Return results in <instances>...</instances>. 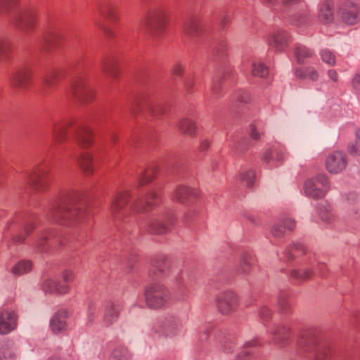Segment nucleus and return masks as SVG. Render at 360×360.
<instances>
[{"instance_id":"nucleus-7","label":"nucleus","mask_w":360,"mask_h":360,"mask_svg":"<svg viewBox=\"0 0 360 360\" xmlns=\"http://www.w3.org/2000/svg\"><path fill=\"white\" fill-rule=\"evenodd\" d=\"M39 12L34 7H24L19 10L13 20L15 26L25 33L32 32L37 22Z\"/></svg>"},{"instance_id":"nucleus-3","label":"nucleus","mask_w":360,"mask_h":360,"mask_svg":"<svg viewBox=\"0 0 360 360\" xmlns=\"http://www.w3.org/2000/svg\"><path fill=\"white\" fill-rule=\"evenodd\" d=\"M148 277L152 281L168 278L173 283L175 295L179 299L184 297L191 288L188 276L173 268L170 259L165 255H159L153 259Z\"/></svg>"},{"instance_id":"nucleus-21","label":"nucleus","mask_w":360,"mask_h":360,"mask_svg":"<svg viewBox=\"0 0 360 360\" xmlns=\"http://www.w3.org/2000/svg\"><path fill=\"white\" fill-rule=\"evenodd\" d=\"M121 306L120 302L110 301L105 305V311L103 316V323L105 326L113 324L118 319Z\"/></svg>"},{"instance_id":"nucleus-1","label":"nucleus","mask_w":360,"mask_h":360,"mask_svg":"<svg viewBox=\"0 0 360 360\" xmlns=\"http://www.w3.org/2000/svg\"><path fill=\"white\" fill-rule=\"evenodd\" d=\"M72 191H62L52 202L47 213L50 222L80 225L90 224V205L73 195Z\"/></svg>"},{"instance_id":"nucleus-37","label":"nucleus","mask_w":360,"mask_h":360,"mask_svg":"<svg viewBox=\"0 0 360 360\" xmlns=\"http://www.w3.org/2000/svg\"><path fill=\"white\" fill-rule=\"evenodd\" d=\"M32 264L30 260H20L16 263L11 269V272L14 276H20L31 271Z\"/></svg>"},{"instance_id":"nucleus-28","label":"nucleus","mask_w":360,"mask_h":360,"mask_svg":"<svg viewBox=\"0 0 360 360\" xmlns=\"http://www.w3.org/2000/svg\"><path fill=\"white\" fill-rule=\"evenodd\" d=\"M342 20L349 25H354L360 20L358 8L354 4L343 8L341 11Z\"/></svg>"},{"instance_id":"nucleus-38","label":"nucleus","mask_w":360,"mask_h":360,"mask_svg":"<svg viewBox=\"0 0 360 360\" xmlns=\"http://www.w3.org/2000/svg\"><path fill=\"white\" fill-rule=\"evenodd\" d=\"M333 6L329 1L322 4L319 8V18L324 23L330 22L333 19Z\"/></svg>"},{"instance_id":"nucleus-8","label":"nucleus","mask_w":360,"mask_h":360,"mask_svg":"<svg viewBox=\"0 0 360 360\" xmlns=\"http://www.w3.org/2000/svg\"><path fill=\"white\" fill-rule=\"evenodd\" d=\"M329 188V181L324 174H319L314 179H308L304 184L306 195L314 199L321 198Z\"/></svg>"},{"instance_id":"nucleus-19","label":"nucleus","mask_w":360,"mask_h":360,"mask_svg":"<svg viewBox=\"0 0 360 360\" xmlns=\"http://www.w3.org/2000/svg\"><path fill=\"white\" fill-rule=\"evenodd\" d=\"M163 334L166 336H173L178 334L182 328L181 319L175 315H169L165 317L160 326Z\"/></svg>"},{"instance_id":"nucleus-25","label":"nucleus","mask_w":360,"mask_h":360,"mask_svg":"<svg viewBox=\"0 0 360 360\" xmlns=\"http://www.w3.org/2000/svg\"><path fill=\"white\" fill-rule=\"evenodd\" d=\"M262 346L258 338L246 342L237 355V360H250L252 354Z\"/></svg>"},{"instance_id":"nucleus-14","label":"nucleus","mask_w":360,"mask_h":360,"mask_svg":"<svg viewBox=\"0 0 360 360\" xmlns=\"http://www.w3.org/2000/svg\"><path fill=\"white\" fill-rule=\"evenodd\" d=\"M238 304L236 295L232 291L222 292L217 297V306L223 314H229L234 312Z\"/></svg>"},{"instance_id":"nucleus-39","label":"nucleus","mask_w":360,"mask_h":360,"mask_svg":"<svg viewBox=\"0 0 360 360\" xmlns=\"http://www.w3.org/2000/svg\"><path fill=\"white\" fill-rule=\"evenodd\" d=\"M251 72L254 77L264 78L269 75V69L262 61L254 60L252 62Z\"/></svg>"},{"instance_id":"nucleus-27","label":"nucleus","mask_w":360,"mask_h":360,"mask_svg":"<svg viewBox=\"0 0 360 360\" xmlns=\"http://www.w3.org/2000/svg\"><path fill=\"white\" fill-rule=\"evenodd\" d=\"M91 130L86 127H81L75 133L77 143L82 148H87L93 144Z\"/></svg>"},{"instance_id":"nucleus-48","label":"nucleus","mask_w":360,"mask_h":360,"mask_svg":"<svg viewBox=\"0 0 360 360\" xmlns=\"http://www.w3.org/2000/svg\"><path fill=\"white\" fill-rule=\"evenodd\" d=\"M156 173V167H150L141 172L139 176L141 184H145L153 179Z\"/></svg>"},{"instance_id":"nucleus-22","label":"nucleus","mask_w":360,"mask_h":360,"mask_svg":"<svg viewBox=\"0 0 360 360\" xmlns=\"http://www.w3.org/2000/svg\"><path fill=\"white\" fill-rule=\"evenodd\" d=\"M197 196V189L184 185H179L175 188L172 197L176 202L186 204L191 198H195Z\"/></svg>"},{"instance_id":"nucleus-57","label":"nucleus","mask_w":360,"mask_h":360,"mask_svg":"<svg viewBox=\"0 0 360 360\" xmlns=\"http://www.w3.org/2000/svg\"><path fill=\"white\" fill-rule=\"evenodd\" d=\"M168 226H148V232L153 235H161L167 231Z\"/></svg>"},{"instance_id":"nucleus-51","label":"nucleus","mask_w":360,"mask_h":360,"mask_svg":"<svg viewBox=\"0 0 360 360\" xmlns=\"http://www.w3.org/2000/svg\"><path fill=\"white\" fill-rule=\"evenodd\" d=\"M101 15L106 19L113 21L116 20L117 17L115 8L112 6H107L101 11Z\"/></svg>"},{"instance_id":"nucleus-6","label":"nucleus","mask_w":360,"mask_h":360,"mask_svg":"<svg viewBox=\"0 0 360 360\" xmlns=\"http://www.w3.org/2000/svg\"><path fill=\"white\" fill-rule=\"evenodd\" d=\"M196 338L202 342L213 340L218 342L226 352L233 351L234 345L233 338L214 323L209 322L199 325Z\"/></svg>"},{"instance_id":"nucleus-63","label":"nucleus","mask_w":360,"mask_h":360,"mask_svg":"<svg viewBox=\"0 0 360 360\" xmlns=\"http://www.w3.org/2000/svg\"><path fill=\"white\" fill-rule=\"evenodd\" d=\"M237 100L240 103H248L250 101V95L247 92H242L238 96Z\"/></svg>"},{"instance_id":"nucleus-56","label":"nucleus","mask_w":360,"mask_h":360,"mask_svg":"<svg viewBox=\"0 0 360 360\" xmlns=\"http://www.w3.org/2000/svg\"><path fill=\"white\" fill-rule=\"evenodd\" d=\"M146 108L155 117H159L162 114L161 107L156 104H148Z\"/></svg>"},{"instance_id":"nucleus-17","label":"nucleus","mask_w":360,"mask_h":360,"mask_svg":"<svg viewBox=\"0 0 360 360\" xmlns=\"http://www.w3.org/2000/svg\"><path fill=\"white\" fill-rule=\"evenodd\" d=\"M70 93L78 98L82 102H87L92 99L94 91L84 79H77L71 85Z\"/></svg>"},{"instance_id":"nucleus-18","label":"nucleus","mask_w":360,"mask_h":360,"mask_svg":"<svg viewBox=\"0 0 360 360\" xmlns=\"http://www.w3.org/2000/svg\"><path fill=\"white\" fill-rule=\"evenodd\" d=\"M32 76V71L29 67L21 68L12 76L11 84L16 89H25L30 84Z\"/></svg>"},{"instance_id":"nucleus-33","label":"nucleus","mask_w":360,"mask_h":360,"mask_svg":"<svg viewBox=\"0 0 360 360\" xmlns=\"http://www.w3.org/2000/svg\"><path fill=\"white\" fill-rule=\"evenodd\" d=\"M294 75L297 79H306L308 78L312 81L317 80L319 77L318 71L314 68L311 66L297 68L295 70Z\"/></svg>"},{"instance_id":"nucleus-54","label":"nucleus","mask_w":360,"mask_h":360,"mask_svg":"<svg viewBox=\"0 0 360 360\" xmlns=\"http://www.w3.org/2000/svg\"><path fill=\"white\" fill-rule=\"evenodd\" d=\"M16 0H0V15L11 9Z\"/></svg>"},{"instance_id":"nucleus-24","label":"nucleus","mask_w":360,"mask_h":360,"mask_svg":"<svg viewBox=\"0 0 360 360\" xmlns=\"http://www.w3.org/2000/svg\"><path fill=\"white\" fill-rule=\"evenodd\" d=\"M65 240V236L60 234L50 233L49 236L42 238L39 244V248L43 252L46 251L49 248L55 249L58 246L63 245Z\"/></svg>"},{"instance_id":"nucleus-26","label":"nucleus","mask_w":360,"mask_h":360,"mask_svg":"<svg viewBox=\"0 0 360 360\" xmlns=\"http://www.w3.org/2000/svg\"><path fill=\"white\" fill-rule=\"evenodd\" d=\"M184 32L188 37L195 39L202 32V24L197 18L188 19L184 25Z\"/></svg>"},{"instance_id":"nucleus-44","label":"nucleus","mask_w":360,"mask_h":360,"mask_svg":"<svg viewBox=\"0 0 360 360\" xmlns=\"http://www.w3.org/2000/svg\"><path fill=\"white\" fill-rule=\"evenodd\" d=\"M239 179L245 182L248 187L253 186L255 181V172L252 169L242 170L239 174Z\"/></svg>"},{"instance_id":"nucleus-11","label":"nucleus","mask_w":360,"mask_h":360,"mask_svg":"<svg viewBox=\"0 0 360 360\" xmlns=\"http://www.w3.org/2000/svg\"><path fill=\"white\" fill-rule=\"evenodd\" d=\"M347 165V155L342 151H335L326 159L325 167L326 170L332 174H338L342 172Z\"/></svg>"},{"instance_id":"nucleus-43","label":"nucleus","mask_w":360,"mask_h":360,"mask_svg":"<svg viewBox=\"0 0 360 360\" xmlns=\"http://www.w3.org/2000/svg\"><path fill=\"white\" fill-rule=\"evenodd\" d=\"M109 360H131V354L127 348L117 347L112 352Z\"/></svg>"},{"instance_id":"nucleus-2","label":"nucleus","mask_w":360,"mask_h":360,"mask_svg":"<svg viewBox=\"0 0 360 360\" xmlns=\"http://www.w3.org/2000/svg\"><path fill=\"white\" fill-rule=\"evenodd\" d=\"M130 198L128 191L117 192L112 196L109 208L108 219L110 223H139L142 214L154 208L159 199V195L155 190H150L144 200L137 199L133 202L131 214H127L124 208Z\"/></svg>"},{"instance_id":"nucleus-29","label":"nucleus","mask_w":360,"mask_h":360,"mask_svg":"<svg viewBox=\"0 0 360 360\" xmlns=\"http://www.w3.org/2000/svg\"><path fill=\"white\" fill-rule=\"evenodd\" d=\"M306 251V248L302 243H297L293 246L287 247L283 252L282 255L278 254V257L280 260L290 261L296 256V254H305Z\"/></svg>"},{"instance_id":"nucleus-4","label":"nucleus","mask_w":360,"mask_h":360,"mask_svg":"<svg viewBox=\"0 0 360 360\" xmlns=\"http://www.w3.org/2000/svg\"><path fill=\"white\" fill-rule=\"evenodd\" d=\"M294 349L297 355L310 360H330V350L319 345L311 332L299 333L294 343Z\"/></svg>"},{"instance_id":"nucleus-47","label":"nucleus","mask_w":360,"mask_h":360,"mask_svg":"<svg viewBox=\"0 0 360 360\" xmlns=\"http://www.w3.org/2000/svg\"><path fill=\"white\" fill-rule=\"evenodd\" d=\"M102 70L103 72L110 78H116L118 75V69L115 62L108 61L103 63Z\"/></svg>"},{"instance_id":"nucleus-10","label":"nucleus","mask_w":360,"mask_h":360,"mask_svg":"<svg viewBox=\"0 0 360 360\" xmlns=\"http://www.w3.org/2000/svg\"><path fill=\"white\" fill-rule=\"evenodd\" d=\"M165 18V12L162 8H157L152 9L142 21L141 28L150 32L161 30L164 26Z\"/></svg>"},{"instance_id":"nucleus-20","label":"nucleus","mask_w":360,"mask_h":360,"mask_svg":"<svg viewBox=\"0 0 360 360\" xmlns=\"http://www.w3.org/2000/svg\"><path fill=\"white\" fill-rule=\"evenodd\" d=\"M289 41L288 33L282 30L272 32L268 37L269 45L276 51H283Z\"/></svg>"},{"instance_id":"nucleus-16","label":"nucleus","mask_w":360,"mask_h":360,"mask_svg":"<svg viewBox=\"0 0 360 360\" xmlns=\"http://www.w3.org/2000/svg\"><path fill=\"white\" fill-rule=\"evenodd\" d=\"M315 266L316 271L319 274L320 276L324 277L326 276L325 271L327 266L323 263L317 264H311L310 266H304L300 269H294L291 271V276L298 281L309 279L315 274Z\"/></svg>"},{"instance_id":"nucleus-60","label":"nucleus","mask_w":360,"mask_h":360,"mask_svg":"<svg viewBox=\"0 0 360 360\" xmlns=\"http://www.w3.org/2000/svg\"><path fill=\"white\" fill-rule=\"evenodd\" d=\"M28 234V229H23L20 233L13 236V240L17 243H22Z\"/></svg>"},{"instance_id":"nucleus-61","label":"nucleus","mask_w":360,"mask_h":360,"mask_svg":"<svg viewBox=\"0 0 360 360\" xmlns=\"http://www.w3.org/2000/svg\"><path fill=\"white\" fill-rule=\"evenodd\" d=\"M262 133L255 125L250 127V136L254 140H259L261 138Z\"/></svg>"},{"instance_id":"nucleus-59","label":"nucleus","mask_w":360,"mask_h":360,"mask_svg":"<svg viewBox=\"0 0 360 360\" xmlns=\"http://www.w3.org/2000/svg\"><path fill=\"white\" fill-rule=\"evenodd\" d=\"M286 226H271V233L275 238L283 236L285 232Z\"/></svg>"},{"instance_id":"nucleus-53","label":"nucleus","mask_w":360,"mask_h":360,"mask_svg":"<svg viewBox=\"0 0 360 360\" xmlns=\"http://www.w3.org/2000/svg\"><path fill=\"white\" fill-rule=\"evenodd\" d=\"M96 309V305L93 301H89L88 302L87 324H91L94 321Z\"/></svg>"},{"instance_id":"nucleus-34","label":"nucleus","mask_w":360,"mask_h":360,"mask_svg":"<svg viewBox=\"0 0 360 360\" xmlns=\"http://www.w3.org/2000/svg\"><path fill=\"white\" fill-rule=\"evenodd\" d=\"M178 128L183 134L191 136H195L197 133V126L195 123L188 117H184L179 120Z\"/></svg>"},{"instance_id":"nucleus-5","label":"nucleus","mask_w":360,"mask_h":360,"mask_svg":"<svg viewBox=\"0 0 360 360\" xmlns=\"http://www.w3.org/2000/svg\"><path fill=\"white\" fill-rule=\"evenodd\" d=\"M170 299V293L162 284L155 283L146 287L144 293L139 295L135 305L141 308L148 306L159 309L165 306Z\"/></svg>"},{"instance_id":"nucleus-13","label":"nucleus","mask_w":360,"mask_h":360,"mask_svg":"<svg viewBox=\"0 0 360 360\" xmlns=\"http://www.w3.org/2000/svg\"><path fill=\"white\" fill-rule=\"evenodd\" d=\"M49 172L44 169H36L27 175L30 186L37 193H43L48 190Z\"/></svg>"},{"instance_id":"nucleus-30","label":"nucleus","mask_w":360,"mask_h":360,"mask_svg":"<svg viewBox=\"0 0 360 360\" xmlns=\"http://www.w3.org/2000/svg\"><path fill=\"white\" fill-rule=\"evenodd\" d=\"M0 360H17L16 349L11 342H0Z\"/></svg>"},{"instance_id":"nucleus-35","label":"nucleus","mask_w":360,"mask_h":360,"mask_svg":"<svg viewBox=\"0 0 360 360\" xmlns=\"http://www.w3.org/2000/svg\"><path fill=\"white\" fill-rule=\"evenodd\" d=\"M194 217V214L192 212H188L184 214L179 218H176L172 214H167L165 217V219L161 221L160 225H165L164 224H188L194 222L193 219Z\"/></svg>"},{"instance_id":"nucleus-12","label":"nucleus","mask_w":360,"mask_h":360,"mask_svg":"<svg viewBox=\"0 0 360 360\" xmlns=\"http://www.w3.org/2000/svg\"><path fill=\"white\" fill-rule=\"evenodd\" d=\"M18 324L16 312L8 307L0 308V334L7 335L14 330Z\"/></svg>"},{"instance_id":"nucleus-45","label":"nucleus","mask_w":360,"mask_h":360,"mask_svg":"<svg viewBox=\"0 0 360 360\" xmlns=\"http://www.w3.org/2000/svg\"><path fill=\"white\" fill-rule=\"evenodd\" d=\"M295 56L298 63H303L304 60L312 56V52L302 46H297L295 50Z\"/></svg>"},{"instance_id":"nucleus-50","label":"nucleus","mask_w":360,"mask_h":360,"mask_svg":"<svg viewBox=\"0 0 360 360\" xmlns=\"http://www.w3.org/2000/svg\"><path fill=\"white\" fill-rule=\"evenodd\" d=\"M319 214L323 222L328 224L334 222L333 214L331 213V210L329 207H328L323 206V207H320Z\"/></svg>"},{"instance_id":"nucleus-64","label":"nucleus","mask_w":360,"mask_h":360,"mask_svg":"<svg viewBox=\"0 0 360 360\" xmlns=\"http://www.w3.org/2000/svg\"><path fill=\"white\" fill-rule=\"evenodd\" d=\"M210 147V141L207 139H203L201 141L199 149L201 151H205L207 150Z\"/></svg>"},{"instance_id":"nucleus-46","label":"nucleus","mask_w":360,"mask_h":360,"mask_svg":"<svg viewBox=\"0 0 360 360\" xmlns=\"http://www.w3.org/2000/svg\"><path fill=\"white\" fill-rule=\"evenodd\" d=\"M348 152L352 155H360V129L355 131V138L348 145Z\"/></svg>"},{"instance_id":"nucleus-36","label":"nucleus","mask_w":360,"mask_h":360,"mask_svg":"<svg viewBox=\"0 0 360 360\" xmlns=\"http://www.w3.org/2000/svg\"><path fill=\"white\" fill-rule=\"evenodd\" d=\"M254 264L255 259L253 255L248 252H245L241 255L239 271L245 275L249 274Z\"/></svg>"},{"instance_id":"nucleus-55","label":"nucleus","mask_w":360,"mask_h":360,"mask_svg":"<svg viewBox=\"0 0 360 360\" xmlns=\"http://www.w3.org/2000/svg\"><path fill=\"white\" fill-rule=\"evenodd\" d=\"M9 42L5 39H0V60H3L9 51Z\"/></svg>"},{"instance_id":"nucleus-42","label":"nucleus","mask_w":360,"mask_h":360,"mask_svg":"<svg viewBox=\"0 0 360 360\" xmlns=\"http://www.w3.org/2000/svg\"><path fill=\"white\" fill-rule=\"evenodd\" d=\"M60 80V72L56 70H51L46 72L43 79L44 84L48 87H54Z\"/></svg>"},{"instance_id":"nucleus-58","label":"nucleus","mask_w":360,"mask_h":360,"mask_svg":"<svg viewBox=\"0 0 360 360\" xmlns=\"http://www.w3.org/2000/svg\"><path fill=\"white\" fill-rule=\"evenodd\" d=\"M259 315L263 321H266L271 317V312L266 305H263L259 309Z\"/></svg>"},{"instance_id":"nucleus-62","label":"nucleus","mask_w":360,"mask_h":360,"mask_svg":"<svg viewBox=\"0 0 360 360\" xmlns=\"http://www.w3.org/2000/svg\"><path fill=\"white\" fill-rule=\"evenodd\" d=\"M352 86L354 89L360 93V73L356 74L352 79Z\"/></svg>"},{"instance_id":"nucleus-31","label":"nucleus","mask_w":360,"mask_h":360,"mask_svg":"<svg viewBox=\"0 0 360 360\" xmlns=\"http://www.w3.org/2000/svg\"><path fill=\"white\" fill-rule=\"evenodd\" d=\"M93 160L92 155L88 153H82L77 159L79 167L87 176L94 173Z\"/></svg>"},{"instance_id":"nucleus-49","label":"nucleus","mask_w":360,"mask_h":360,"mask_svg":"<svg viewBox=\"0 0 360 360\" xmlns=\"http://www.w3.org/2000/svg\"><path fill=\"white\" fill-rule=\"evenodd\" d=\"M309 15L307 12L297 14L292 19V23L297 27H303L308 24Z\"/></svg>"},{"instance_id":"nucleus-9","label":"nucleus","mask_w":360,"mask_h":360,"mask_svg":"<svg viewBox=\"0 0 360 360\" xmlns=\"http://www.w3.org/2000/svg\"><path fill=\"white\" fill-rule=\"evenodd\" d=\"M73 273L69 270H65L63 273V279L65 284H61L57 279L47 278L42 283L44 292L49 294L66 293L68 290V283L73 280Z\"/></svg>"},{"instance_id":"nucleus-32","label":"nucleus","mask_w":360,"mask_h":360,"mask_svg":"<svg viewBox=\"0 0 360 360\" xmlns=\"http://www.w3.org/2000/svg\"><path fill=\"white\" fill-rule=\"evenodd\" d=\"M285 158V155L283 151L281 150H272L271 149L267 150L262 155V160L268 164L271 165L273 162H282Z\"/></svg>"},{"instance_id":"nucleus-15","label":"nucleus","mask_w":360,"mask_h":360,"mask_svg":"<svg viewBox=\"0 0 360 360\" xmlns=\"http://www.w3.org/2000/svg\"><path fill=\"white\" fill-rule=\"evenodd\" d=\"M268 333L276 347L283 348L289 343L291 330L288 326H276L272 329H269Z\"/></svg>"},{"instance_id":"nucleus-41","label":"nucleus","mask_w":360,"mask_h":360,"mask_svg":"<svg viewBox=\"0 0 360 360\" xmlns=\"http://www.w3.org/2000/svg\"><path fill=\"white\" fill-rule=\"evenodd\" d=\"M288 295L285 292H281L276 297L278 309L283 314H287L290 311L291 303L288 300Z\"/></svg>"},{"instance_id":"nucleus-23","label":"nucleus","mask_w":360,"mask_h":360,"mask_svg":"<svg viewBox=\"0 0 360 360\" xmlns=\"http://www.w3.org/2000/svg\"><path fill=\"white\" fill-rule=\"evenodd\" d=\"M68 312L65 309L59 310L50 319V328L53 333H58L65 331L67 328L66 319Z\"/></svg>"},{"instance_id":"nucleus-40","label":"nucleus","mask_w":360,"mask_h":360,"mask_svg":"<svg viewBox=\"0 0 360 360\" xmlns=\"http://www.w3.org/2000/svg\"><path fill=\"white\" fill-rule=\"evenodd\" d=\"M70 124L56 125L53 129V139L56 144L63 143L66 139L67 130Z\"/></svg>"},{"instance_id":"nucleus-52","label":"nucleus","mask_w":360,"mask_h":360,"mask_svg":"<svg viewBox=\"0 0 360 360\" xmlns=\"http://www.w3.org/2000/svg\"><path fill=\"white\" fill-rule=\"evenodd\" d=\"M321 58L323 62L329 65H334L335 63V55L328 49H323L320 53Z\"/></svg>"}]
</instances>
